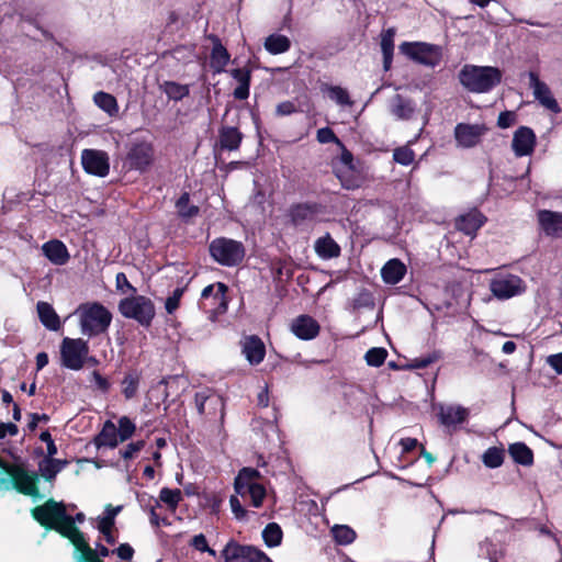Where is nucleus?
Masks as SVG:
<instances>
[{"instance_id":"40","label":"nucleus","mask_w":562,"mask_h":562,"mask_svg":"<svg viewBox=\"0 0 562 562\" xmlns=\"http://www.w3.org/2000/svg\"><path fill=\"white\" fill-rule=\"evenodd\" d=\"M394 35L393 29H389L382 34L381 38V50L383 55V69L389 71L392 67L393 54H394Z\"/></svg>"},{"instance_id":"19","label":"nucleus","mask_w":562,"mask_h":562,"mask_svg":"<svg viewBox=\"0 0 562 562\" xmlns=\"http://www.w3.org/2000/svg\"><path fill=\"white\" fill-rule=\"evenodd\" d=\"M537 137L528 126L518 127L513 136L512 148L517 157L529 156L533 153Z\"/></svg>"},{"instance_id":"29","label":"nucleus","mask_w":562,"mask_h":562,"mask_svg":"<svg viewBox=\"0 0 562 562\" xmlns=\"http://www.w3.org/2000/svg\"><path fill=\"white\" fill-rule=\"evenodd\" d=\"M243 133L234 126H222L218 131V143L221 149L237 150L243 140Z\"/></svg>"},{"instance_id":"12","label":"nucleus","mask_w":562,"mask_h":562,"mask_svg":"<svg viewBox=\"0 0 562 562\" xmlns=\"http://www.w3.org/2000/svg\"><path fill=\"white\" fill-rule=\"evenodd\" d=\"M66 506L63 502H56L54 498L47 499L43 505L31 509V515L46 530H52L66 514Z\"/></svg>"},{"instance_id":"32","label":"nucleus","mask_w":562,"mask_h":562,"mask_svg":"<svg viewBox=\"0 0 562 562\" xmlns=\"http://www.w3.org/2000/svg\"><path fill=\"white\" fill-rule=\"evenodd\" d=\"M120 438L117 436V429L113 422L106 420L103 424L101 431L94 437L93 443L98 447H109L114 449L120 443Z\"/></svg>"},{"instance_id":"11","label":"nucleus","mask_w":562,"mask_h":562,"mask_svg":"<svg viewBox=\"0 0 562 562\" xmlns=\"http://www.w3.org/2000/svg\"><path fill=\"white\" fill-rule=\"evenodd\" d=\"M224 562H272L260 549L231 539L221 552Z\"/></svg>"},{"instance_id":"47","label":"nucleus","mask_w":562,"mask_h":562,"mask_svg":"<svg viewBox=\"0 0 562 562\" xmlns=\"http://www.w3.org/2000/svg\"><path fill=\"white\" fill-rule=\"evenodd\" d=\"M442 358V352L440 350H434L426 356H420L411 360L408 364L409 369H426L430 364L439 361Z\"/></svg>"},{"instance_id":"49","label":"nucleus","mask_w":562,"mask_h":562,"mask_svg":"<svg viewBox=\"0 0 562 562\" xmlns=\"http://www.w3.org/2000/svg\"><path fill=\"white\" fill-rule=\"evenodd\" d=\"M374 305L373 294L366 288L361 289L352 300V306L355 310L373 308Z\"/></svg>"},{"instance_id":"45","label":"nucleus","mask_w":562,"mask_h":562,"mask_svg":"<svg viewBox=\"0 0 562 562\" xmlns=\"http://www.w3.org/2000/svg\"><path fill=\"white\" fill-rule=\"evenodd\" d=\"M182 501V492L179 488L162 487L159 492V502H162L171 512H176Z\"/></svg>"},{"instance_id":"13","label":"nucleus","mask_w":562,"mask_h":562,"mask_svg":"<svg viewBox=\"0 0 562 562\" xmlns=\"http://www.w3.org/2000/svg\"><path fill=\"white\" fill-rule=\"evenodd\" d=\"M492 294L499 300H507L525 291L524 281L515 274L497 276L490 282Z\"/></svg>"},{"instance_id":"6","label":"nucleus","mask_w":562,"mask_h":562,"mask_svg":"<svg viewBox=\"0 0 562 562\" xmlns=\"http://www.w3.org/2000/svg\"><path fill=\"white\" fill-rule=\"evenodd\" d=\"M210 256L214 261L224 267H236L245 258L246 249L241 241L217 237L209 246Z\"/></svg>"},{"instance_id":"18","label":"nucleus","mask_w":562,"mask_h":562,"mask_svg":"<svg viewBox=\"0 0 562 562\" xmlns=\"http://www.w3.org/2000/svg\"><path fill=\"white\" fill-rule=\"evenodd\" d=\"M487 222V217L476 207L459 215L454 221V227L468 236H475L477 231Z\"/></svg>"},{"instance_id":"51","label":"nucleus","mask_w":562,"mask_h":562,"mask_svg":"<svg viewBox=\"0 0 562 562\" xmlns=\"http://www.w3.org/2000/svg\"><path fill=\"white\" fill-rule=\"evenodd\" d=\"M117 436L121 442H124L133 437L136 430L135 424L127 416H122L119 419Z\"/></svg>"},{"instance_id":"58","label":"nucleus","mask_w":562,"mask_h":562,"mask_svg":"<svg viewBox=\"0 0 562 562\" xmlns=\"http://www.w3.org/2000/svg\"><path fill=\"white\" fill-rule=\"evenodd\" d=\"M116 289L123 293L131 292L134 295L137 290L131 284L124 272H119L115 277Z\"/></svg>"},{"instance_id":"14","label":"nucleus","mask_w":562,"mask_h":562,"mask_svg":"<svg viewBox=\"0 0 562 562\" xmlns=\"http://www.w3.org/2000/svg\"><path fill=\"white\" fill-rule=\"evenodd\" d=\"M81 165L88 175L104 178L110 172L109 155L103 150L83 149Z\"/></svg>"},{"instance_id":"59","label":"nucleus","mask_w":562,"mask_h":562,"mask_svg":"<svg viewBox=\"0 0 562 562\" xmlns=\"http://www.w3.org/2000/svg\"><path fill=\"white\" fill-rule=\"evenodd\" d=\"M517 115L514 111H503L497 119V126L499 128H508L515 124Z\"/></svg>"},{"instance_id":"54","label":"nucleus","mask_w":562,"mask_h":562,"mask_svg":"<svg viewBox=\"0 0 562 562\" xmlns=\"http://www.w3.org/2000/svg\"><path fill=\"white\" fill-rule=\"evenodd\" d=\"M330 99L335 100L339 105H352V100L348 91L340 86H330L328 88Z\"/></svg>"},{"instance_id":"16","label":"nucleus","mask_w":562,"mask_h":562,"mask_svg":"<svg viewBox=\"0 0 562 562\" xmlns=\"http://www.w3.org/2000/svg\"><path fill=\"white\" fill-rule=\"evenodd\" d=\"M194 404L199 415L214 419L217 415L224 416V402L218 395L209 393L207 391L196 392L194 395Z\"/></svg>"},{"instance_id":"8","label":"nucleus","mask_w":562,"mask_h":562,"mask_svg":"<svg viewBox=\"0 0 562 562\" xmlns=\"http://www.w3.org/2000/svg\"><path fill=\"white\" fill-rule=\"evenodd\" d=\"M155 159V147L147 139H135L128 148L123 160V167L127 170L146 172L153 165Z\"/></svg>"},{"instance_id":"56","label":"nucleus","mask_w":562,"mask_h":562,"mask_svg":"<svg viewBox=\"0 0 562 562\" xmlns=\"http://www.w3.org/2000/svg\"><path fill=\"white\" fill-rule=\"evenodd\" d=\"M316 139L321 144L340 143L339 138L336 136V134L330 127L319 128L316 133Z\"/></svg>"},{"instance_id":"20","label":"nucleus","mask_w":562,"mask_h":562,"mask_svg":"<svg viewBox=\"0 0 562 562\" xmlns=\"http://www.w3.org/2000/svg\"><path fill=\"white\" fill-rule=\"evenodd\" d=\"M206 38L212 42L210 67L214 75L222 74L231 61V54L217 35L209 34Z\"/></svg>"},{"instance_id":"9","label":"nucleus","mask_w":562,"mask_h":562,"mask_svg":"<svg viewBox=\"0 0 562 562\" xmlns=\"http://www.w3.org/2000/svg\"><path fill=\"white\" fill-rule=\"evenodd\" d=\"M400 52L413 61L431 68L442 60V47L426 42H403Z\"/></svg>"},{"instance_id":"2","label":"nucleus","mask_w":562,"mask_h":562,"mask_svg":"<svg viewBox=\"0 0 562 562\" xmlns=\"http://www.w3.org/2000/svg\"><path fill=\"white\" fill-rule=\"evenodd\" d=\"M112 318V313L99 302L87 303L80 306V329L88 337L106 333Z\"/></svg>"},{"instance_id":"4","label":"nucleus","mask_w":562,"mask_h":562,"mask_svg":"<svg viewBox=\"0 0 562 562\" xmlns=\"http://www.w3.org/2000/svg\"><path fill=\"white\" fill-rule=\"evenodd\" d=\"M261 479V473L250 467H245L239 470L234 481V488L237 495L246 499L249 497L250 505L259 508L262 506L267 496L266 487L258 481Z\"/></svg>"},{"instance_id":"24","label":"nucleus","mask_w":562,"mask_h":562,"mask_svg":"<svg viewBox=\"0 0 562 562\" xmlns=\"http://www.w3.org/2000/svg\"><path fill=\"white\" fill-rule=\"evenodd\" d=\"M241 353L251 366H258L266 357V346L257 335L245 336L241 340Z\"/></svg>"},{"instance_id":"23","label":"nucleus","mask_w":562,"mask_h":562,"mask_svg":"<svg viewBox=\"0 0 562 562\" xmlns=\"http://www.w3.org/2000/svg\"><path fill=\"white\" fill-rule=\"evenodd\" d=\"M291 331L302 340H311L318 336L321 326L315 318L303 314L292 321Z\"/></svg>"},{"instance_id":"62","label":"nucleus","mask_w":562,"mask_h":562,"mask_svg":"<svg viewBox=\"0 0 562 562\" xmlns=\"http://www.w3.org/2000/svg\"><path fill=\"white\" fill-rule=\"evenodd\" d=\"M92 379L94 381L95 387L100 392H102L103 394L109 393L111 389V383L105 376H103L99 371L94 370L92 372Z\"/></svg>"},{"instance_id":"61","label":"nucleus","mask_w":562,"mask_h":562,"mask_svg":"<svg viewBox=\"0 0 562 562\" xmlns=\"http://www.w3.org/2000/svg\"><path fill=\"white\" fill-rule=\"evenodd\" d=\"M68 540L71 542V544L75 547L76 551L81 552L87 547H89V543L87 542L85 535L80 529H77L69 538Z\"/></svg>"},{"instance_id":"36","label":"nucleus","mask_w":562,"mask_h":562,"mask_svg":"<svg viewBox=\"0 0 562 562\" xmlns=\"http://www.w3.org/2000/svg\"><path fill=\"white\" fill-rule=\"evenodd\" d=\"M159 90L162 91L169 100L176 102L181 101L190 94L189 85H182L171 80H165L159 83Z\"/></svg>"},{"instance_id":"41","label":"nucleus","mask_w":562,"mask_h":562,"mask_svg":"<svg viewBox=\"0 0 562 562\" xmlns=\"http://www.w3.org/2000/svg\"><path fill=\"white\" fill-rule=\"evenodd\" d=\"M290 47L291 41L285 35L271 34L265 41V48L272 55L285 53Z\"/></svg>"},{"instance_id":"33","label":"nucleus","mask_w":562,"mask_h":562,"mask_svg":"<svg viewBox=\"0 0 562 562\" xmlns=\"http://www.w3.org/2000/svg\"><path fill=\"white\" fill-rule=\"evenodd\" d=\"M36 310L41 323L47 329L56 331L61 327L60 318L49 303L40 301L36 305Z\"/></svg>"},{"instance_id":"1","label":"nucleus","mask_w":562,"mask_h":562,"mask_svg":"<svg viewBox=\"0 0 562 562\" xmlns=\"http://www.w3.org/2000/svg\"><path fill=\"white\" fill-rule=\"evenodd\" d=\"M462 87L472 93H487L501 85L503 71L494 66L467 64L458 74Z\"/></svg>"},{"instance_id":"64","label":"nucleus","mask_w":562,"mask_h":562,"mask_svg":"<svg viewBox=\"0 0 562 562\" xmlns=\"http://www.w3.org/2000/svg\"><path fill=\"white\" fill-rule=\"evenodd\" d=\"M100 560L101 559H99L97 550L89 546L80 552V557L78 558L77 562H99Z\"/></svg>"},{"instance_id":"22","label":"nucleus","mask_w":562,"mask_h":562,"mask_svg":"<svg viewBox=\"0 0 562 562\" xmlns=\"http://www.w3.org/2000/svg\"><path fill=\"white\" fill-rule=\"evenodd\" d=\"M483 133L484 127L477 124L458 123L454 127V138L464 148L477 145Z\"/></svg>"},{"instance_id":"43","label":"nucleus","mask_w":562,"mask_h":562,"mask_svg":"<svg viewBox=\"0 0 562 562\" xmlns=\"http://www.w3.org/2000/svg\"><path fill=\"white\" fill-rule=\"evenodd\" d=\"M504 459L505 450L502 447H490L482 456L483 464L490 469L499 468L504 463Z\"/></svg>"},{"instance_id":"57","label":"nucleus","mask_w":562,"mask_h":562,"mask_svg":"<svg viewBox=\"0 0 562 562\" xmlns=\"http://www.w3.org/2000/svg\"><path fill=\"white\" fill-rule=\"evenodd\" d=\"M114 524H98V530L103 535L104 540L108 544L113 546L117 541V537L114 533Z\"/></svg>"},{"instance_id":"35","label":"nucleus","mask_w":562,"mask_h":562,"mask_svg":"<svg viewBox=\"0 0 562 562\" xmlns=\"http://www.w3.org/2000/svg\"><path fill=\"white\" fill-rule=\"evenodd\" d=\"M315 252L323 259L336 258L340 255V246L335 241L330 234L319 237L314 245Z\"/></svg>"},{"instance_id":"15","label":"nucleus","mask_w":562,"mask_h":562,"mask_svg":"<svg viewBox=\"0 0 562 562\" xmlns=\"http://www.w3.org/2000/svg\"><path fill=\"white\" fill-rule=\"evenodd\" d=\"M529 78V87L532 89L535 99L547 110L551 111L554 114H559L561 112V108L553 97L551 89L549 86L540 80L539 74L537 71L530 70L528 72Z\"/></svg>"},{"instance_id":"31","label":"nucleus","mask_w":562,"mask_h":562,"mask_svg":"<svg viewBox=\"0 0 562 562\" xmlns=\"http://www.w3.org/2000/svg\"><path fill=\"white\" fill-rule=\"evenodd\" d=\"M416 111V104L412 99L402 94H395L391 103V113L398 120H411Z\"/></svg>"},{"instance_id":"26","label":"nucleus","mask_w":562,"mask_h":562,"mask_svg":"<svg viewBox=\"0 0 562 562\" xmlns=\"http://www.w3.org/2000/svg\"><path fill=\"white\" fill-rule=\"evenodd\" d=\"M251 72V69L247 66L231 70L229 74L232 78L238 82V86L233 91V95L236 100H246L249 98Z\"/></svg>"},{"instance_id":"21","label":"nucleus","mask_w":562,"mask_h":562,"mask_svg":"<svg viewBox=\"0 0 562 562\" xmlns=\"http://www.w3.org/2000/svg\"><path fill=\"white\" fill-rule=\"evenodd\" d=\"M537 220L541 231L551 238H562V212L539 210Z\"/></svg>"},{"instance_id":"7","label":"nucleus","mask_w":562,"mask_h":562,"mask_svg":"<svg viewBox=\"0 0 562 562\" xmlns=\"http://www.w3.org/2000/svg\"><path fill=\"white\" fill-rule=\"evenodd\" d=\"M0 471L7 473L11 477V485L18 493L31 496L33 498L40 497L37 472L29 471L21 464L9 463L3 460L0 465Z\"/></svg>"},{"instance_id":"17","label":"nucleus","mask_w":562,"mask_h":562,"mask_svg":"<svg viewBox=\"0 0 562 562\" xmlns=\"http://www.w3.org/2000/svg\"><path fill=\"white\" fill-rule=\"evenodd\" d=\"M324 210L325 206L318 202H300L290 206L288 216L294 226H299L305 222L314 221Z\"/></svg>"},{"instance_id":"60","label":"nucleus","mask_w":562,"mask_h":562,"mask_svg":"<svg viewBox=\"0 0 562 562\" xmlns=\"http://www.w3.org/2000/svg\"><path fill=\"white\" fill-rule=\"evenodd\" d=\"M229 505L232 508V513L235 518L238 520H244L247 516V510L243 507L237 495H232L229 498Z\"/></svg>"},{"instance_id":"52","label":"nucleus","mask_w":562,"mask_h":562,"mask_svg":"<svg viewBox=\"0 0 562 562\" xmlns=\"http://www.w3.org/2000/svg\"><path fill=\"white\" fill-rule=\"evenodd\" d=\"M393 159L402 166H409L415 159V153L408 146H401L394 149Z\"/></svg>"},{"instance_id":"25","label":"nucleus","mask_w":562,"mask_h":562,"mask_svg":"<svg viewBox=\"0 0 562 562\" xmlns=\"http://www.w3.org/2000/svg\"><path fill=\"white\" fill-rule=\"evenodd\" d=\"M44 256L55 266H64L69 259L70 255L66 245L59 239H52L42 246Z\"/></svg>"},{"instance_id":"30","label":"nucleus","mask_w":562,"mask_h":562,"mask_svg":"<svg viewBox=\"0 0 562 562\" xmlns=\"http://www.w3.org/2000/svg\"><path fill=\"white\" fill-rule=\"evenodd\" d=\"M406 266L397 258L390 259L381 269V276L385 283L397 284L406 274Z\"/></svg>"},{"instance_id":"37","label":"nucleus","mask_w":562,"mask_h":562,"mask_svg":"<svg viewBox=\"0 0 562 562\" xmlns=\"http://www.w3.org/2000/svg\"><path fill=\"white\" fill-rule=\"evenodd\" d=\"M468 417V411L461 406L441 407L439 413L440 423L445 426L462 424Z\"/></svg>"},{"instance_id":"48","label":"nucleus","mask_w":562,"mask_h":562,"mask_svg":"<svg viewBox=\"0 0 562 562\" xmlns=\"http://www.w3.org/2000/svg\"><path fill=\"white\" fill-rule=\"evenodd\" d=\"M386 357L387 351L382 347L370 348L364 355L367 364L375 368L381 367L385 362Z\"/></svg>"},{"instance_id":"53","label":"nucleus","mask_w":562,"mask_h":562,"mask_svg":"<svg viewBox=\"0 0 562 562\" xmlns=\"http://www.w3.org/2000/svg\"><path fill=\"white\" fill-rule=\"evenodd\" d=\"M480 555L485 557L490 562H498L501 554L497 551L496 544L492 540L485 539L480 542Z\"/></svg>"},{"instance_id":"46","label":"nucleus","mask_w":562,"mask_h":562,"mask_svg":"<svg viewBox=\"0 0 562 562\" xmlns=\"http://www.w3.org/2000/svg\"><path fill=\"white\" fill-rule=\"evenodd\" d=\"M333 536L338 544L347 546L355 541L356 531L346 525L335 526L333 528Z\"/></svg>"},{"instance_id":"34","label":"nucleus","mask_w":562,"mask_h":562,"mask_svg":"<svg viewBox=\"0 0 562 562\" xmlns=\"http://www.w3.org/2000/svg\"><path fill=\"white\" fill-rule=\"evenodd\" d=\"M508 453L515 463L522 467H531L535 461L533 451L525 442L518 441L510 443Z\"/></svg>"},{"instance_id":"42","label":"nucleus","mask_w":562,"mask_h":562,"mask_svg":"<svg viewBox=\"0 0 562 562\" xmlns=\"http://www.w3.org/2000/svg\"><path fill=\"white\" fill-rule=\"evenodd\" d=\"M283 531L279 524L269 522L262 530V539L267 547L274 548L281 544Z\"/></svg>"},{"instance_id":"38","label":"nucleus","mask_w":562,"mask_h":562,"mask_svg":"<svg viewBox=\"0 0 562 562\" xmlns=\"http://www.w3.org/2000/svg\"><path fill=\"white\" fill-rule=\"evenodd\" d=\"M178 216L183 221L195 217L200 213V207L194 204H190V193L183 192L175 203Z\"/></svg>"},{"instance_id":"44","label":"nucleus","mask_w":562,"mask_h":562,"mask_svg":"<svg viewBox=\"0 0 562 562\" xmlns=\"http://www.w3.org/2000/svg\"><path fill=\"white\" fill-rule=\"evenodd\" d=\"M94 103L109 115H114L119 111L117 101L114 95L99 91L93 97Z\"/></svg>"},{"instance_id":"5","label":"nucleus","mask_w":562,"mask_h":562,"mask_svg":"<svg viewBox=\"0 0 562 562\" xmlns=\"http://www.w3.org/2000/svg\"><path fill=\"white\" fill-rule=\"evenodd\" d=\"M119 312L125 318L136 321L140 326L149 328L156 316L154 302L145 295H130L119 302Z\"/></svg>"},{"instance_id":"10","label":"nucleus","mask_w":562,"mask_h":562,"mask_svg":"<svg viewBox=\"0 0 562 562\" xmlns=\"http://www.w3.org/2000/svg\"><path fill=\"white\" fill-rule=\"evenodd\" d=\"M89 344L82 338L65 337L60 345V360L63 367L78 371L86 363L89 355Z\"/></svg>"},{"instance_id":"50","label":"nucleus","mask_w":562,"mask_h":562,"mask_svg":"<svg viewBox=\"0 0 562 562\" xmlns=\"http://www.w3.org/2000/svg\"><path fill=\"white\" fill-rule=\"evenodd\" d=\"M77 529L79 528L75 525V519L72 518V516L66 513L65 517L58 520V522L55 524V527H53L52 530L57 531L64 538L68 539Z\"/></svg>"},{"instance_id":"27","label":"nucleus","mask_w":562,"mask_h":562,"mask_svg":"<svg viewBox=\"0 0 562 562\" xmlns=\"http://www.w3.org/2000/svg\"><path fill=\"white\" fill-rule=\"evenodd\" d=\"M334 172L341 187L347 190L359 189L364 182L362 172L356 167H335Z\"/></svg>"},{"instance_id":"39","label":"nucleus","mask_w":562,"mask_h":562,"mask_svg":"<svg viewBox=\"0 0 562 562\" xmlns=\"http://www.w3.org/2000/svg\"><path fill=\"white\" fill-rule=\"evenodd\" d=\"M68 461L55 458H45L40 462L38 469L41 475L48 482L53 481L56 475L67 467Z\"/></svg>"},{"instance_id":"28","label":"nucleus","mask_w":562,"mask_h":562,"mask_svg":"<svg viewBox=\"0 0 562 562\" xmlns=\"http://www.w3.org/2000/svg\"><path fill=\"white\" fill-rule=\"evenodd\" d=\"M143 379L142 371L137 368H128L124 372V376L121 381L122 394L125 400L130 401L136 397L140 381Z\"/></svg>"},{"instance_id":"63","label":"nucleus","mask_w":562,"mask_h":562,"mask_svg":"<svg viewBox=\"0 0 562 562\" xmlns=\"http://www.w3.org/2000/svg\"><path fill=\"white\" fill-rule=\"evenodd\" d=\"M297 112V108L293 101L280 102L276 108V114L278 116L291 115Z\"/></svg>"},{"instance_id":"55","label":"nucleus","mask_w":562,"mask_h":562,"mask_svg":"<svg viewBox=\"0 0 562 562\" xmlns=\"http://www.w3.org/2000/svg\"><path fill=\"white\" fill-rule=\"evenodd\" d=\"M145 440H137L135 442H131L126 446L125 449L120 450V456L124 460H132L135 458L136 453L142 451L145 448Z\"/></svg>"},{"instance_id":"3","label":"nucleus","mask_w":562,"mask_h":562,"mask_svg":"<svg viewBox=\"0 0 562 562\" xmlns=\"http://www.w3.org/2000/svg\"><path fill=\"white\" fill-rule=\"evenodd\" d=\"M229 288L224 282H215L205 286L199 300V308L207 314L210 321H216L218 316L228 311L231 296Z\"/></svg>"}]
</instances>
